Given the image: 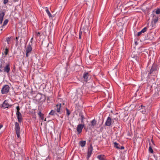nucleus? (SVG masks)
<instances>
[{"label":"nucleus","mask_w":160,"mask_h":160,"mask_svg":"<svg viewBox=\"0 0 160 160\" xmlns=\"http://www.w3.org/2000/svg\"><path fill=\"white\" fill-rule=\"evenodd\" d=\"M83 28H82V29H81V30H83Z\"/></svg>","instance_id":"ea45409f"},{"label":"nucleus","mask_w":160,"mask_h":160,"mask_svg":"<svg viewBox=\"0 0 160 160\" xmlns=\"http://www.w3.org/2000/svg\"><path fill=\"white\" fill-rule=\"evenodd\" d=\"M16 109H17V112H20L19 111L20 108H19V106H18L17 107Z\"/></svg>","instance_id":"2f4dec72"},{"label":"nucleus","mask_w":160,"mask_h":160,"mask_svg":"<svg viewBox=\"0 0 160 160\" xmlns=\"http://www.w3.org/2000/svg\"><path fill=\"white\" fill-rule=\"evenodd\" d=\"M17 118L19 122H21L22 120V114L20 112H16V113Z\"/></svg>","instance_id":"9b49d317"},{"label":"nucleus","mask_w":160,"mask_h":160,"mask_svg":"<svg viewBox=\"0 0 160 160\" xmlns=\"http://www.w3.org/2000/svg\"><path fill=\"white\" fill-rule=\"evenodd\" d=\"M66 111H67V114L68 116H69L70 114V112L69 111V110L67 108L66 109Z\"/></svg>","instance_id":"c85d7f7f"},{"label":"nucleus","mask_w":160,"mask_h":160,"mask_svg":"<svg viewBox=\"0 0 160 160\" xmlns=\"http://www.w3.org/2000/svg\"><path fill=\"white\" fill-rule=\"evenodd\" d=\"M114 146L115 148L117 149H120V147H119V145L118 143L116 142H114Z\"/></svg>","instance_id":"4be33fe9"},{"label":"nucleus","mask_w":160,"mask_h":160,"mask_svg":"<svg viewBox=\"0 0 160 160\" xmlns=\"http://www.w3.org/2000/svg\"><path fill=\"white\" fill-rule=\"evenodd\" d=\"M8 49L7 48H5L3 51V52H2V54L3 55L4 54L5 56H6L8 54Z\"/></svg>","instance_id":"5701e85b"},{"label":"nucleus","mask_w":160,"mask_h":160,"mask_svg":"<svg viewBox=\"0 0 160 160\" xmlns=\"http://www.w3.org/2000/svg\"><path fill=\"white\" fill-rule=\"evenodd\" d=\"M61 108V104L60 103L57 104L56 105L55 109L57 112L60 113Z\"/></svg>","instance_id":"f8f14e48"},{"label":"nucleus","mask_w":160,"mask_h":160,"mask_svg":"<svg viewBox=\"0 0 160 160\" xmlns=\"http://www.w3.org/2000/svg\"><path fill=\"white\" fill-rule=\"evenodd\" d=\"M49 114L51 115H55L57 114V113L54 110H52L50 113H49Z\"/></svg>","instance_id":"aec40b11"},{"label":"nucleus","mask_w":160,"mask_h":160,"mask_svg":"<svg viewBox=\"0 0 160 160\" xmlns=\"http://www.w3.org/2000/svg\"><path fill=\"white\" fill-rule=\"evenodd\" d=\"M65 1H66V0H65Z\"/></svg>","instance_id":"79ce46f5"},{"label":"nucleus","mask_w":160,"mask_h":160,"mask_svg":"<svg viewBox=\"0 0 160 160\" xmlns=\"http://www.w3.org/2000/svg\"><path fill=\"white\" fill-rule=\"evenodd\" d=\"M85 141H82L79 142V145L82 147H84L86 144Z\"/></svg>","instance_id":"a211bd4d"},{"label":"nucleus","mask_w":160,"mask_h":160,"mask_svg":"<svg viewBox=\"0 0 160 160\" xmlns=\"http://www.w3.org/2000/svg\"><path fill=\"white\" fill-rule=\"evenodd\" d=\"M27 53V52H26V57H28V56H29V54H28V53Z\"/></svg>","instance_id":"f704fd0d"},{"label":"nucleus","mask_w":160,"mask_h":160,"mask_svg":"<svg viewBox=\"0 0 160 160\" xmlns=\"http://www.w3.org/2000/svg\"><path fill=\"white\" fill-rule=\"evenodd\" d=\"M88 74L87 72L85 73L83 75V78L86 81H87L88 79Z\"/></svg>","instance_id":"dca6fc26"},{"label":"nucleus","mask_w":160,"mask_h":160,"mask_svg":"<svg viewBox=\"0 0 160 160\" xmlns=\"http://www.w3.org/2000/svg\"><path fill=\"white\" fill-rule=\"evenodd\" d=\"M97 158L100 160H105L104 158V156L101 155H98L97 157Z\"/></svg>","instance_id":"6ab92c4d"},{"label":"nucleus","mask_w":160,"mask_h":160,"mask_svg":"<svg viewBox=\"0 0 160 160\" xmlns=\"http://www.w3.org/2000/svg\"><path fill=\"white\" fill-rule=\"evenodd\" d=\"M149 151L151 153H153V150L151 146L149 147Z\"/></svg>","instance_id":"bb28decb"},{"label":"nucleus","mask_w":160,"mask_h":160,"mask_svg":"<svg viewBox=\"0 0 160 160\" xmlns=\"http://www.w3.org/2000/svg\"><path fill=\"white\" fill-rule=\"evenodd\" d=\"M82 33V31H80V32H79V38L80 39H81Z\"/></svg>","instance_id":"7c9ffc66"},{"label":"nucleus","mask_w":160,"mask_h":160,"mask_svg":"<svg viewBox=\"0 0 160 160\" xmlns=\"http://www.w3.org/2000/svg\"><path fill=\"white\" fill-rule=\"evenodd\" d=\"M32 50V48L30 45H28L27 46L26 48V52L27 53L30 52Z\"/></svg>","instance_id":"f3484780"},{"label":"nucleus","mask_w":160,"mask_h":160,"mask_svg":"<svg viewBox=\"0 0 160 160\" xmlns=\"http://www.w3.org/2000/svg\"><path fill=\"white\" fill-rule=\"evenodd\" d=\"M91 123L92 126H94L96 124V121L95 120V119H93V120H92L91 121Z\"/></svg>","instance_id":"a878e982"},{"label":"nucleus","mask_w":160,"mask_h":160,"mask_svg":"<svg viewBox=\"0 0 160 160\" xmlns=\"http://www.w3.org/2000/svg\"><path fill=\"white\" fill-rule=\"evenodd\" d=\"M124 147L123 146H122L121 147V148H120V149H124Z\"/></svg>","instance_id":"72a5a7b5"},{"label":"nucleus","mask_w":160,"mask_h":160,"mask_svg":"<svg viewBox=\"0 0 160 160\" xmlns=\"http://www.w3.org/2000/svg\"><path fill=\"white\" fill-rule=\"evenodd\" d=\"M160 14V8H157L155 9L152 12V14L151 15L152 17V23L154 22L155 24L158 21V18L159 17V14Z\"/></svg>","instance_id":"f257e3e1"},{"label":"nucleus","mask_w":160,"mask_h":160,"mask_svg":"<svg viewBox=\"0 0 160 160\" xmlns=\"http://www.w3.org/2000/svg\"><path fill=\"white\" fill-rule=\"evenodd\" d=\"M3 127L2 125H0V129L2 128V127Z\"/></svg>","instance_id":"c9c22d12"},{"label":"nucleus","mask_w":160,"mask_h":160,"mask_svg":"<svg viewBox=\"0 0 160 160\" xmlns=\"http://www.w3.org/2000/svg\"><path fill=\"white\" fill-rule=\"evenodd\" d=\"M38 114L39 115L41 119L42 120H43L44 118L43 114L41 113V112H39L38 113Z\"/></svg>","instance_id":"412c9836"},{"label":"nucleus","mask_w":160,"mask_h":160,"mask_svg":"<svg viewBox=\"0 0 160 160\" xmlns=\"http://www.w3.org/2000/svg\"><path fill=\"white\" fill-rule=\"evenodd\" d=\"M44 121H46V119H45L44 120Z\"/></svg>","instance_id":"a19ab883"},{"label":"nucleus","mask_w":160,"mask_h":160,"mask_svg":"<svg viewBox=\"0 0 160 160\" xmlns=\"http://www.w3.org/2000/svg\"><path fill=\"white\" fill-rule=\"evenodd\" d=\"M111 119L109 117L107 118V120L105 123V125L107 126H109L111 125Z\"/></svg>","instance_id":"1a4fd4ad"},{"label":"nucleus","mask_w":160,"mask_h":160,"mask_svg":"<svg viewBox=\"0 0 160 160\" xmlns=\"http://www.w3.org/2000/svg\"><path fill=\"white\" fill-rule=\"evenodd\" d=\"M15 125L16 133L17 137L19 138L20 137V134L19 125L17 122H15Z\"/></svg>","instance_id":"7ed1b4c3"},{"label":"nucleus","mask_w":160,"mask_h":160,"mask_svg":"<svg viewBox=\"0 0 160 160\" xmlns=\"http://www.w3.org/2000/svg\"><path fill=\"white\" fill-rule=\"evenodd\" d=\"M8 2V0H4L3 3L6 4Z\"/></svg>","instance_id":"473e14b6"},{"label":"nucleus","mask_w":160,"mask_h":160,"mask_svg":"<svg viewBox=\"0 0 160 160\" xmlns=\"http://www.w3.org/2000/svg\"><path fill=\"white\" fill-rule=\"evenodd\" d=\"M49 53H47V54L46 56H48L49 55Z\"/></svg>","instance_id":"e433bc0d"},{"label":"nucleus","mask_w":160,"mask_h":160,"mask_svg":"<svg viewBox=\"0 0 160 160\" xmlns=\"http://www.w3.org/2000/svg\"><path fill=\"white\" fill-rule=\"evenodd\" d=\"M54 51V49H52V52H53Z\"/></svg>","instance_id":"4c0bfd02"},{"label":"nucleus","mask_w":160,"mask_h":160,"mask_svg":"<svg viewBox=\"0 0 160 160\" xmlns=\"http://www.w3.org/2000/svg\"><path fill=\"white\" fill-rule=\"evenodd\" d=\"M2 106L3 108H6L11 107V105L9 104L8 101L5 100L3 102Z\"/></svg>","instance_id":"0eeeda50"},{"label":"nucleus","mask_w":160,"mask_h":160,"mask_svg":"<svg viewBox=\"0 0 160 160\" xmlns=\"http://www.w3.org/2000/svg\"><path fill=\"white\" fill-rule=\"evenodd\" d=\"M5 13L4 12L1 11L0 12V28L2 27L3 26L6 25L8 22V19H6L4 20L3 25H2V22L3 17L5 15Z\"/></svg>","instance_id":"f03ea898"},{"label":"nucleus","mask_w":160,"mask_h":160,"mask_svg":"<svg viewBox=\"0 0 160 160\" xmlns=\"http://www.w3.org/2000/svg\"><path fill=\"white\" fill-rule=\"evenodd\" d=\"M2 70H1V69H0V72H2Z\"/></svg>","instance_id":"58836bf2"},{"label":"nucleus","mask_w":160,"mask_h":160,"mask_svg":"<svg viewBox=\"0 0 160 160\" xmlns=\"http://www.w3.org/2000/svg\"><path fill=\"white\" fill-rule=\"evenodd\" d=\"M9 90V87L8 85H4L2 88L1 92L2 94H5Z\"/></svg>","instance_id":"20e7f679"},{"label":"nucleus","mask_w":160,"mask_h":160,"mask_svg":"<svg viewBox=\"0 0 160 160\" xmlns=\"http://www.w3.org/2000/svg\"><path fill=\"white\" fill-rule=\"evenodd\" d=\"M10 70V65L9 64H8L6 65L5 67L4 71L5 72H6L7 73L9 72Z\"/></svg>","instance_id":"4468645a"},{"label":"nucleus","mask_w":160,"mask_h":160,"mask_svg":"<svg viewBox=\"0 0 160 160\" xmlns=\"http://www.w3.org/2000/svg\"><path fill=\"white\" fill-rule=\"evenodd\" d=\"M147 28L146 27L144 28L140 31L138 32V33L137 35L138 36H140L142 33H144L147 31Z\"/></svg>","instance_id":"2eb2a0df"},{"label":"nucleus","mask_w":160,"mask_h":160,"mask_svg":"<svg viewBox=\"0 0 160 160\" xmlns=\"http://www.w3.org/2000/svg\"><path fill=\"white\" fill-rule=\"evenodd\" d=\"M80 116L81 117V122L82 123L83 122V120H84V119H85V118H84V116L83 115H82V114H80Z\"/></svg>","instance_id":"b1692460"},{"label":"nucleus","mask_w":160,"mask_h":160,"mask_svg":"<svg viewBox=\"0 0 160 160\" xmlns=\"http://www.w3.org/2000/svg\"><path fill=\"white\" fill-rule=\"evenodd\" d=\"M134 53V52L133 53L131 56V58H132V60L133 61H136L138 62L139 60V58Z\"/></svg>","instance_id":"423d86ee"},{"label":"nucleus","mask_w":160,"mask_h":160,"mask_svg":"<svg viewBox=\"0 0 160 160\" xmlns=\"http://www.w3.org/2000/svg\"><path fill=\"white\" fill-rule=\"evenodd\" d=\"M148 35L151 36V37H150L149 38L150 40H152L153 39L154 37L151 33H149Z\"/></svg>","instance_id":"cd10ccee"},{"label":"nucleus","mask_w":160,"mask_h":160,"mask_svg":"<svg viewBox=\"0 0 160 160\" xmlns=\"http://www.w3.org/2000/svg\"><path fill=\"white\" fill-rule=\"evenodd\" d=\"M6 41L8 44H9V42L10 41V38L9 37L7 38L6 39Z\"/></svg>","instance_id":"c756f323"},{"label":"nucleus","mask_w":160,"mask_h":160,"mask_svg":"<svg viewBox=\"0 0 160 160\" xmlns=\"http://www.w3.org/2000/svg\"><path fill=\"white\" fill-rule=\"evenodd\" d=\"M141 107L142 108L140 109L141 112L143 114H146L147 112V107L143 105H141Z\"/></svg>","instance_id":"9d476101"},{"label":"nucleus","mask_w":160,"mask_h":160,"mask_svg":"<svg viewBox=\"0 0 160 160\" xmlns=\"http://www.w3.org/2000/svg\"><path fill=\"white\" fill-rule=\"evenodd\" d=\"M92 147L91 146L88 149L87 156V158L88 159L90 157L92 152Z\"/></svg>","instance_id":"6e6552de"},{"label":"nucleus","mask_w":160,"mask_h":160,"mask_svg":"<svg viewBox=\"0 0 160 160\" xmlns=\"http://www.w3.org/2000/svg\"><path fill=\"white\" fill-rule=\"evenodd\" d=\"M157 70V67L155 64H153L152 66V67L150 70L149 72V74H151L153 73V72Z\"/></svg>","instance_id":"ddd939ff"},{"label":"nucleus","mask_w":160,"mask_h":160,"mask_svg":"<svg viewBox=\"0 0 160 160\" xmlns=\"http://www.w3.org/2000/svg\"><path fill=\"white\" fill-rule=\"evenodd\" d=\"M84 126V124H79L77 126V130L78 134H80L82 131V129Z\"/></svg>","instance_id":"39448f33"},{"label":"nucleus","mask_w":160,"mask_h":160,"mask_svg":"<svg viewBox=\"0 0 160 160\" xmlns=\"http://www.w3.org/2000/svg\"><path fill=\"white\" fill-rule=\"evenodd\" d=\"M46 11L49 17H52V15L48 9L46 10Z\"/></svg>","instance_id":"393cba45"}]
</instances>
